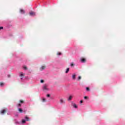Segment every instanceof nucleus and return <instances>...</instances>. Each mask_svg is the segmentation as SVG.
Returning a JSON list of instances; mask_svg holds the SVG:
<instances>
[{
	"instance_id": "1",
	"label": "nucleus",
	"mask_w": 125,
	"mask_h": 125,
	"mask_svg": "<svg viewBox=\"0 0 125 125\" xmlns=\"http://www.w3.org/2000/svg\"><path fill=\"white\" fill-rule=\"evenodd\" d=\"M42 89L44 91H48V90H49L48 85L47 84H45L42 87Z\"/></svg>"
},
{
	"instance_id": "2",
	"label": "nucleus",
	"mask_w": 125,
	"mask_h": 125,
	"mask_svg": "<svg viewBox=\"0 0 125 125\" xmlns=\"http://www.w3.org/2000/svg\"><path fill=\"white\" fill-rule=\"evenodd\" d=\"M20 77H21V80H23V78L25 77V74L23 73V72H20Z\"/></svg>"
},
{
	"instance_id": "3",
	"label": "nucleus",
	"mask_w": 125,
	"mask_h": 125,
	"mask_svg": "<svg viewBox=\"0 0 125 125\" xmlns=\"http://www.w3.org/2000/svg\"><path fill=\"white\" fill-rule=\"evenodd\" d=\"M29 14L31 16H35V15H36V13L34 12H31L30 13H29Z\"/></svg>"
},
{
	"instance_id": "4",
	"label": "nucleus",
	"mask_w": 125,
	"mask_h": 125,
	"mask_svg": "<svg viewBox=\"0 0 125 125\" xmlns=\"http://www.w3.org/2000/svg\"><path fill=\"white\" fill-rule=\"evenodd\" d=\"M77 76V75H76V74H73L72 75V80H76V76Z\"/></svg>"
},
{
	"instance_id": "5",
	"label": "nucleus",
	"mask_w": 125,
	"mask_h": 125,
	"mask_svg": "<svg viewBox=\"0 0 125 125\" xmlns=\"http://www.w3.org/2000/svg\"><path fill=\"white\" fill-rule=\"evenodd\" d=\"M72 106H73V107H74V108H75L76 109H77V108H78V105H77V104H73Z\"/></svg>"
},
{
	"instance_id": "6",
	"label": "nucleus",
	"mask_w": 125,
	"mask_h": 125,
	"mask_svg": "<svg viewBox=\"0 0 125 125\" xmlns=\"http://www.w3.org/2000/svg\"><path fill=\"white\" fill-rule=\"evenodd\" d=\"M60 101L61 104H63V103H65V102L63 100V99H61L60 100Z\"/></svg>"
},
{
	"instance_id": "7",
	"label": "nucleus",
	"mask_w": 125,
	"mask_h": 125,
	"mask_svg": "<svg viewBox=\"0 0 125 125\" xmlns=\"http://www.w3.org/2000/svg\"><path fill=\"white\" fill-rule=\"evenodd\" d=\"M20 12L21 13V14H24V13H25V11L23 9H21Z\"/></svg>"
},
{
	"instance_id": "8",
	"label": "nucleus",
	"mask_w": 125,
	"mask_h": 125,
	"mask_svg": "<svg viewBox=\"0 0 125 125\" xmlns=\"http://www.w3.org/2000/svg\"><path fill=\"white\" fill-rule=\"evenodd\" d=\"M81 62H82V63H84L86 60H85V59H81Z\"/></svg>"
},
{
	"instance_id": "9",
	"label": "nucleus",
	"mask_w": 125,
	"mask_h": 125,
	"mask_svg": "<svg viewBox=\"0 0 125 125\" xmlns=\"http://www.w3.org/2000/svg\"><path fill=\"white\" fill-rule=\"evenodd\" d=\"M45 69V66H42L40 68V70H41V71H42V70H44Z\"/></svg>"
},
{
	"instance_id": "10",
	"label": "nucleus",
	"mask_w": 125,
	"mask_h": 125,
	"mask_svg": "<svg viewBox=\"0 0 125 125\" xmlns=\"http://www.w3.org/2000/svg\"><path fill=\"white\" fill-rule=\"evenodd\" d=\"M5 112H6V110L5 109H3V110L1 111L0 113L1 114H4V113H5Z\"/></svg>"
},
{
	"instance_id": "11",
	"label": "nucleus",
	"mask_w": 125,
	"mask_h": 125,
	"mask_svg": "<svg viewBox=\"0 0 125 125\" xmlns=\"http://www.w3.org/2000/svg\"><path fill=\"white\" fill-rule=\"evenodd\" d=\"M69 71H70V68H67L66 69V71H65L66 74H68V73H69Z\"/></svg>"
},
{
	"instance_id": "12",
	"label": "nucleus",
	"mask_w": 125,
	"mask_h": 125,
	"mask_svg": "<svg viewBox=\"0 0 125 125\" xmlns=\"http://www.w3.org/2000/svg\"><path fill=\"white\" fill-rule=\"evenodd\" d=\"M73 98V96H70L69 98H68V101H71V100H72V99Z\"/></svg>"
},
{
	"instance_id": "13",
	"label": "nucleus",
	"mask_w": 125,
	"mask_h": 125,
	"mask_svg": "<svg viewBox=\"0 0 125 125\" xmlns=\"http://www.w3.org/2000/svg\"><path fill=\"white\" fill-rule=\"evenodd\" d=\"M23 69H24V70H27V66H26V65H24Z\"/></svg>"
},
{
	"instance_id": "14",
	"label": "nucleus",
	"mask_w": 125,
	"mask_h": 125,
	"mask_svg": "<svg viewBox=\"0 0 125 125\" xmlns=\"http://www.w3.org/2000/svg\"><path fill=\"white\" fill-rule=\"evenodd\" d=\"M25 119L26 121H29V117L26 116Z\"/></svg>"
},
{
	"instance_id": "15",
	"label": "nucleus",
	"mask_w": 125,
	"mask_h": 125,
	"mask_svg": "<svg viewBox=\"0 0 125 125\" xmlns=\"http://www.w3.org/2000/svg\"><path fill=\"white\" fill-rule=\"evenodd\" d=\"M19 112H23V110H22V109L21 108H19Z\"/></svg>"
},
{
	"instance_id": "16",
	"label": "nucleus",
	"mask_w": 125,
	"mask_h": 125,
	"mask_svg": "<svg viewBox=\"0 0 125 125\" xmlns=\"http://www.w3.org/2000/svg\"><path fill=\"white\" fill-rule=\"evenodd\" d=\"M25 123H26V120H22V124H25Z\"/></svg>"
},
{
	"instance_id": "17",
	"label": "nucleus",
	"mask_w": 125,
	"mask_h": 125,
	"mask_svg": "<svg viewBox=\"0 0 125 125\" xmlns=\"http://www.w3.org/2000/svg\"><path fill=\"white\" fill-rule=\"evenodd\" d=\"M81 79H82V77L81 76H79L78 77V80H81Z\"/></svg>"
},
{
	"instance_id": "18",
	"label": "nucleus",
	"mask_w": 125,
	"mask_h": 125,
	"mask_svg": "<svg viewBox=\"0 0 125 125\" xmlns=\"http://www.w3.org/2000/svg\"><path fill=\"white\" fill-rule=\"evenodd\" d=\"M0 86H3V83H0Z\"/></svg>"
},
{
	"instance_id": "19",
	"label": "nucleus",
	"mask_w": 125,
	"mask_h": 125,
	"mask_svg": "<svg viewBox=\"0 0 125 125\" xmlns=\"http://www.w3.org/2000/svg\"><path fill=\"white\" fill-rule=\"evenodd\" d=\"M86 89L87 91H88L89 90V88L86 87Z\"/></svg>"
},
{
	"instance_id": "20",
	"label": "nucleus",
	"mask_w": 125,
	"mask_h": 125,
	"mask_svg": "<svg viewBox=\"0 0 125 125\" xmlns=\"http://www.w3.org/2000/svg\"><path fill=\"white\" fill-rule=\"evenodd\" d=\"M42 102H45V99L43 98V99H42Z\"/></svg>"
},
{
	"instance_id": "21",
	"label": "nucleus",
	"mask_w": 125,
	"mask_h": 125,
	"mask_svg": "<svg viewBox=\"0 0 125 125\" xmlns=\"http://www.w3.org/2000/svg\"><path fill=\"white\" fill-rule=\"evenodd\" d=\"M46 96H47V97H50V94H47Z\"/></svg>"
},
{
	"instance_id": "22",
	"label": "nucleus",
	"mask_w": 125,
	"mask_h": 125,
	"mask_svg": "<svg viewBox=\"0 0 125 125\" xmlns=\"http://www.w3.org/2000/svg\"><path fill=\"white\" fill-rule=\"evenodd\" d=\"M3 29V27H2V26H0V30H1V29Z\"/></svg>"
},
{
	"instance_id": "23",
	"label": "nucleus",
	"mask_w": 125,
	"mask_h": 125,
	"mask_svg": "<svg viewBox=\"0 0 125 125\" xmlns=\"http://www.w3.org/2000/svg\"><path fill=\"white\" fill-rule=\"evenodd\" d=\"M71 67H73V66H74V63H71Z\"/></svg>"
},
{
	"instance_id": "24",
	"label": "nucleus",
	"mask_w": 125,
	"mask_h": 125,
	"mask_svg": "<svg viewBox=\"0 0 125 125\" xmlns=\"http://www.w3.org/2000/svg\"><path fill=\"white\" fill-rule=\"evenodd\" d=\"M87 98H88V97H86V96H85V97H84V99H87Z\"/></svg>"
},
{
	"instance_id": "25",
	"label": "nucleus",
	"mask_w": 125,
	"mask_h": 125,
	"mask_svg": "<svg viewBox=\"0 0 125 125\" xmlns=\"http://www.w3.org/2000/svg\"><path fill=\"white\" fill-rule=\"evenodd\" d=\"M57 55H61V53L60 52L59 53H57Z\"/></svg>"
},
{
	"instance_id": "26",
	"label": "nucleus",
	"mask_w": 125,
	"mask_h": 125,
	"mask_svg": "<svg viewBox=\"0 0 125 125\" xmlns=\"http://www.w3.org/2000/svg\"><path fill=\"white\" fill-rule=\"evenodd\" d=\"M18 106H19V107H21V104H18Z\"/></svg>"
},
{
	"instance_id": "27",
	"label": "nucleus",
	"mask_w": 125,
	"mask_h": 125,
	"mask_svg": "<svg viewBox=\"0 0 125 125\" xmlns=\"http://www.w3.org/2000/svg\"><path fill=\"white\" fill-rule=\"evenodd\" d=\"M43 82H44L43 80H41V83H43Z\"/></svg>"
},
{
	"instance_id": "28",
	"label": "nucleus",
	"mask_w": 125,
	"mask_h": 125,
	"mask_svg": "<svg viewBox=\"0 0 125 125\" xmlns=\"http://www.w3.org/2000/svg\"><path fill=\"white\" fill-rule=\"evenodd\" d=\"M21 103H23V101H20Z\"/></svg>"
},
{
	"instance_id": "29",
	"label": "nucleus",
	"mask_w": 125,
	"mask_h": 125,
	"mask_svg": "<svg viewBox=\"0 0 125 125\" xmlns=\"http://www.w3.org/2000/svg\"><path fill=\"white\" fill-rule=\"evenodd\" d=\"M80 103H83V100H81V101H80Z\"/></svg>"
}]
</instances>
